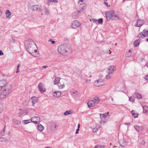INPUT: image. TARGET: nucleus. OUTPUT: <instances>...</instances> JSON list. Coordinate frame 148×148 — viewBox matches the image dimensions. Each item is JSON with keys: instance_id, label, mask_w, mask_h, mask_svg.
<instances>
[{"instance_id": "obj_8", "label": "nucleus", "mask_w": 148, "mask_h": 148, "mask_svg": "<svg viewBox=\"0 0 148 148\" xmlns=\"http://www.w3.org/2000/svg\"><path fill=\"white\" fill-rule=\"evenodd\" d=\"M31 9L33 11H41V9L40 8V6L39 5H33L31 7Z\"/></svg>"}, {"instance_id": "obj_55", "label": "nucleus", "mask_w": 148, "mask_h": 148, "mask_svg": "<svg viewBox=\"0 0 148 148\" xmlns=\"http://www.w3.org/2000/svg\"><path fill=\"white\" fill-rule=\"evenodd\" d=\"M4 138H0V141H2L3 140Z\"/></svg>"}, {"instance_id": "obj_35", "label": "nucleus", "mask_w": 148, "mask_h": 148, "mask_svg": "<svg viewBox=\"0 0 148 148\" xmlns=\"http://www.w3.org/2000/svg\"><path fill=\"white\" fill-rule=\"evenodd\" d=\"M100 117H101V115H102V116L103 117V118H106V117H107V116H108V113H107V114L105 113V114H100Z\"/></svg>"}, {"instance_id": "obj_42", "label": "nucleus", "mask_w": 148, "mask_h": 148, "mask_svg": "<svg viewBox=\"0 0 148 148\" xmlns=\"http://www.w3.org/2000/svg\"><path fill=\"white\" fill-rule=\"evenodd\" d=\"M10 41L11 42H13V43L14 42H15V40L14 39L12 38L10 39Z\"/></svg>"}, {"instance_id": "obj_60", "label": "nucleus", "mask_w": 148, "mask_h": 148, "mask_svg": "<svg viewBox=\"0 0 148 148\" xmlns=\"http://www.w3.org/2000/svg\"><path fill=\"white\" fill-rule=\"evenodd\" d=\"M77 127H78V128H79H79H80V125L79 123L78 124V126H77Z\"/></svg>"}, {"instance_id": "obj_16", "label": "nucleus", "mask_w": 148, "mask_h": 148, "mask_svg": "<svg viewBox=\"0 0 148 148\" xmlns=\"http://www.w3.org/2000/svg\"><path fill=\"white\" fill-rule=\"evenodd\" d=\"M37 128L38 130L40 132L42 131L44 129V127L42 126L41 124H39L38 125Z\"/></svg>"}, {"instance_id": "obj_44", "label": "nucleus", "mask_w": 148, "mask_h": 148, "mask_svg": "<svg viewBox=\"0 0 148 148\" xmlns=\"http://www.w3.org/2000/svg\"><path fill=\"white\" fill-rule=\"evenodd\" d=\"M98 130V129L97 128H94L93 130V132H96Z\"/></svg>"}, {"instance_id": "obj_61", "label": "nucleus", "mask_w": 148, "mask_h": 148, "mask_svg": "<svg viewBox=\"0 0 148 148\" xmlns=\"http://www.w3.org/2000/svg\"><path fill=\"white\" fill-rule=\"evenodd\" d=\"M84 1V0H79V1L78 2H79V1H81V2H83Z\"/></svg>"}, {"instance_id": "obj_52", "label": "nucleus", "mask_w": 148, "mask_h": 148, "mask_svg": "<svg viewBox=\"0 0 148 148\" xmlns=\"http://www.w3.org/2000/svg\"><path fill=\"white\" fill-rule=\"evenodd\" d=\"M99 146L101 148H104L105 147V146L104 145L100 146L99 145Z\"/></svg>"}, {"instance_id": "obj_64", "label": "nucleus", "mask_w": 148, "mask_h": 148, "mask_svg": "<svg viewBox=\"0 0 148 148\" xmlns=\"http://www.w3.org/2000/svg\"><path fill=\"white\" fill-rule=\"evenodd\" d=\"M45 148H51V147H46Z\"/></svg>"}, {"instance_id": "obj_24", "label": "nucleus", "mask_w": 148, "mask_h": 148, "mask_svg": "<svg viewBox=\"0 0 148 148\" xmlns=\"http://www.w3.org/2000/svg\"><path fill=\"white\" fill-rule=\"evenodd\" d=\"M48 1L47 3V4L49 6L50 5V3L51 2H53V3H58V1L56 0H47Z\"/></svg>"}, {"instance_id": "obj_57", "label": "nucleus", "mask_w": 148, "mask_h": 148, "mask_svg": "<svg viewBox=\"0 0 148 148\" xmlns=\"http://www.w3.org/2000/svg\"><path fill=\"white\" fill-rule=\"evenodd\" d=\"M99 146V145H96L95 146V147L93 148H97Z\"/></svg>"}, {"instance_id": "obj_40", "label": "nucleus", "mask_w": 148, "mask_h": 148, "mask_svg": "<svg viewBox=\"0 0 148 148\" xmlns=\"http://www.w3.org/2000/svg\"><path fill=\"white\" fill-rule=\"evenodd\" d=\"M49 41H50L52 44H54L55 42V41L53 40L52 39H50Z\"/></svg>"}, {"instance_id": "obj_34", "label": "nucleus", "mask_w": 148, "mask_h": 148, "mask_svg": "<svg viewBox=\"0 0 148 148\" xmlns=\"http://www.w3.org/2000/svg\"><path fill=\"white\" fill-rule=\"evenodd\" d=\"M72 112H71V111H66L64 113V114L65 116H67L71 114Z\"/></svg>"}, {"instance_id": "obj_5", "label": "nucleus", "mask_w": 148, "mask_h": 148, "mask_svg": "<svg viewBox=\"0 0 148 148\" xmlns=\"http://www.w3.org/2000/svg\"><path fill=\"white\" fill-rule=\"evenodd\" d=\"M81 23L79 22L78 21L75 20L72 23V27L73 28L75 29L80 26Z\"/></svg>"}, {"instance_id": "obj_39", "label": "nucleus", "mask_w": 148, "mask_h": 148, "mask_svg": "<svg viewBox=\"0 0 148 148\" xmlns=\"http://www.w3.org/2000/svg\"><path fill=\"white\" fill-rule=\"evenodd\" d=\"M110 74H108L106 76V78L107 79H109L110 78L111 76L110 75Z\"/></svg>"}, {"instance_id": "obj_22", "label": "nucleus", "mask_w": 148, "mask_h": 148, "mask_svg": "<svg viewBox=\"0 0 148 148\" xmlns=\"http://www.w3.org/2000/svg\"><path fill=\"white\" fill-rule=\"evenodd\" d=\"M134 127L136 129V130H137V131L138 132H140L142 130V127L141 126L140 127L137 125H135L134 126Z\"/></svg>"}, {"instance_id": "obj_6", "label": "nucleus", "mask_w": 148, "mask_h": 148, "mask_svg": "<svg viewBox=\"0 0 148 148\" xmlns=\"http://www.w3.org/2000/svg\"><path fill=\"white\" fill-rule=\"evenodd\" d=\"M40 121V118L38 116H33L32 117L31 119V122L37 124L38 122H39Z\"/></svg>"}, {"instance_id": "obj_30", "label": "nucleus", "mask_w": 148, "mask_h": 148, "mask_svg": "<svg viewBox=\"0 0 148 148\" xmlns=\"http://www.w3.org/2000/svg\"><path fill=\"white\" fill-rule=\"evenodd\" d=\"M6 17H10L9 16L11 15V13L9 10H7L5 12Z\"/></svg>"}, {"instance_id": "obj_54", "label": "nucleus", "mask_w": 148, "mask_h": 148, "mask_svg": "<svg viewBox=\"0 0 148 148\" xmlns=\"http://www.w3.org/2000/svg\"><path fill=\"white\" fill-rule=\"evenodd\" d=\"M3 11L2 10H0V16L2 15Z\"/></svg>"}, {"instance_id": "obj_13", "label": "nucleus", "mask_w": 148, "mask_h": 148, "mask_svg": "<svg viewBox=\"0 0 148 148\" xmlns=\"http://www.w3.org/2000/svg\"><path fill=\"white\" fill-rule=\"evenodd\" d=\"M53 95L54 97H58L61 95V93L59 91H55L53 93Z\"/></svg>"}, {"instance_id": "obj_41", "label": "nucleus", "mask_w": 148, "mask_h": 148, "mask_svg": "<svg viewBox=\"0 0 148 148\" xmlns=\"http://www.w3.org/2000/svg\"><path fill=\"white\" fill-rule=\"evenodd\" d=\"M20 66L19 64H18L17 67V71H16V73H18L19 72V71L18 70L19 68V66Z\"/></svg>"}, {"instance_id": "obj_56", "label": "nucleus", "mask_w": 148, "mask_h": 148, "mask_svg": "<svg viewBox=\"0 0 148 148\" xmlns=\"http://www.w3.org/2000/svg\"><path fill=\"white\" fill-rule=\"evenodd\" d=\"M84 6H83V7H82V9L83 10H84V8H85V7H84V6L86 7V4L84 3Z\"/></svg>"}, {"instance_id": "obj_14", "label": "nucleus", "mask_w": 148, "mask_h": 148, "mask_svg": "<svg viewBox=\"0 0 148 148\" xmlns=\"http://www.w3.org/2000/svg\"><path fill=\"white\" fill-rule=\"evenodd\" d=\"M103 82V81L101 80H97L95 82V86H99L102 85L101 83Z\"/></svg>"}, {"instance_id": "obj_36", "label": "nucleus", "mask_w": 148, "mask_h": 148, "mask_svg": "<svg viewBox=\"0 0 148 148\" xmlns=\"http://www.w3.org/2000/svg\"><path fill=\"white\" fill-rule=\"evenodd\" d=\"M97 21L99 24H102L103 23V19L102 18H100L97 20Z\"/></svg>"}, {"instance_id": "obj_46", "label": "nucleus", "mask_w": 148, "mask_h": 148, "mask_svg": "<svg viewBox=\"0 0 148 148\" xmlns=\"http://www.w3.org/2000/svg\"><path fill=\"white\" fill-rule=\"evenodd\" d=\"M105 4V5L108 7H110V5H108V3L106 2H104Z\"/></svg>"}, {"instance_id": "obj_50", "label": "nucleus", "mask_w": 148, "mask_h": 148, "mask_svg": "<svg viewBox=\"0 0 148 148\" xmlns=\"http://www.w3.org/2000/svg\"><path fill=\"white\" fill-rule=\"evenodd\" d=\"M79 130V128H77V130H76V131L75 132V133L76 134H77L78 133V131Z\"/></svg>"}, {"instance_id": "obj_12", "label": "nucleus", "mask_w": 148, "mask_h": 148, "mask_svg": "<svg viewBox=\"0 0 148 148\" xmlns=\"http://www.w3.org/2000/svg\"><path fill=\"white\" fill-rule=\"evenodd\" d=\"M114 68H115V66H110L108 69V73L109 74L112 73L114 71Z\"/></svg>"}, {"instance_id": "obj_53", "label": "nucleus", "mask_w": 148, "mask_h": 148, "mask_svg": "<svg viewBox=\"0 0 148 148\" xmlns=\"http://www.w3.org/2000/svg\"><path fill=\"white\" fill-rule=\"evenodd\" d=\"M48 67L47 66H42V68H46Z\"/></svg>"}, {"instance_id": "obj_51", "label": "nucleus", "mask_w": 148, "mask_h": 148, "mask_svg": "<svg viewBox=\"0 0 148 148\" xmlns=\"http://www.w3.org/2000/svg\"><path fill=\"white\" fill-rule=\"evenodd\" d=\"M33 52H34V53H37V50H36V49H34ZM33 54H34V53H33Z\"/></svg>"}, {"instance_id": "obj_19", "label": "nucleus", "mask_w": 148, "mask_h": 148, "mask_svg": "<svg viewBox=\"0 0 148 148\" xmlns=\"http://www.w3.org/2000/svg\"><path fill=\"white\" fill-rule=\"evenodd\" d=\"M57 126V125L54 124H53L51 125V130L52 131H55Z\"/></svg>"}, {"instance_id": "obj_15", "label": "nucleus", "mask_w": 148, "mask_h": 148, "mask_svg": "<svg viewBox=\"0 0 148 148\" xmlns=\"http://www.w3.org/2000/svg\"><path fill=\"white\" fill-rule=\"evenodd\" d=\"M31 99L32 100L33 105L34 106V105L37 102L38 98L36 97H31Z\"/></svg>"}, {"instance_id": "obj_3", "label": "nucleus", "mask_w": 148, "mask_h": 148, "mask_svg": "<svg viewBox=\"0 0 148 148\" xmlns=\"http://www.w3.org/2000/svg\"><path fill=\"white\" fill-rule=\"evenodd\" d=\"M12 86L10 85H8L5 87L4 90L0 94V98L1 99H4L9 95L12 89Z\"/></svg>"}, {"instance_id": "obj_4", "label": "nucleus", "mask_w": 148, "mask_h": 148, "mask_svg": "<svg viewBox=\"0 0 148 148\" xmlns=\"http://www.w3.org/2000/svg\"><path fill=\"white\" fill-rule=\"evenodd\" d=\"M36 47V46L35 42L33 41L30 40L28 45L26 46L27 50L33 56V51Z\"/></svg>"}, {"instance_id": "obj_37", "label": "nucleus", "mask_w": 148, "mask_h": 148, "mask_svg": "<svg viewBox=\"0 0 148 148\" xmlns=\"http://www.w3.org/2000/svg\"><path fill=\"white\" fill-rule=\"evenodd\" d=\"M24 123L25 124H26L29 123H30L31 122V120L29 119L27 120H24Z\"/></svg>"}, {"instance_id": "obj_18", "label": "nucleus", "mask_w": 148, "mask_h": 148, "mask_svg": "<svg viewBox=\"0 0 148 148\" xmlns=\"http://www.w3.org/2000/svg\"><path fill=\"white\" fill-rule=\"evenodd\" d=\"M140 43V40L139 39L136 40L133 43L134 47H136L138 46L139 45Z\"/></svg>"}, {"instance_id": "obj_20", "label": "nucleus", "mask_w": 148, "mask_h": 148, "mask_svg": "<svg viewBox=\"0 0 148 148\" xmlns=\"http://www.w3.org/2000/svg\"><path fill=\"white\" fill-rule=\"evenodd\" d=\"M61 78L59 77H56L54 81V84H58L60 82V80Z\"/></svg>"}, {"instance_id": "obj_48", "label": "nucleus", "mask_w": 148, "mask_h": 148, "mask_svg": "<svg viewBox=\"0 0 148 148\" xmlns=\"http://www.w3.org/2000/svg\"><path fill=\"white\" fill-rule=\"evenodd\" d=\"M145 79L147 81L148 80V75H146L145 77Z\"/></svg>"}, {"instance_id": "obj_1", "label": "nucleus", "mask_w": 148, "mask_h": 148, "mask_svg": "<svg viewBox=\"0 0 148 148\" xmlns=\"http://www.w3.org/2000/svg\"><path fill=\"white\" fill-rule=\"evenodd\" d=\"M58 51L60 54L66 56L71 52L70 50L64 45H59L58 48Z\"/></svg>"}, {"instance_id": "obj_59", "label": "nucleus", "mask_w": 148, "mask_h": 148, "mask_svg": "<svg viewBox=\"0 0 148 148\" xmlns=\"http://www.w3.org/2000/svg\"><path fill=\"white\" fill-rule=\"evenodd\" d=\"M5 126L4 127V129H3V130L2 131L3 132H5Z\"/></svg>"}, {"instance_id": "obj_32", "label": "nucleus", "mask_w": 148, "mask_h": 148, "mask_svg": "<svg viewBox=\"0 0 148 148\" xmlns=\"http://www.w3.org/2000/svg\"><path fill=\"white\" fill-rule=\"evenodd\" d=\"M143 33L144 34H143L145 35V37L148 36V30H144L143 31Z\"/></svg>"}, {"instance_id": "obj_11", "label": "nucleus", "mask_w": 148, "mask_h": 148, "mask_svg": "<svg viewBox=\"0 0 148 148\" xmlns=\"http://www.w3.org/2000/svg\"><path fill=\"white\" fill-rule=\"evenodd\" d=\"M95 104V101L92 100L89 101L88 103V107L90 108L94 106Z\"/></svg>"}, {"instance_id": "obj_10", "label": "nucleus", "mask_w": 148, "mask_h": 148, "mask_svg": "<svg viewBox=\"0 0 148 148\" xmlns=\"http://www.w3.org/2000/svg\"><path fill=\"white\" fill-rule=\"evenodd\" d=\"M6 84V81L5 79L0 80V90L2 89L3 87Z\"/></svg>"}, {"instance_id": "obj_58", "label": "nucleus", "mask_w": 148, "mask_h": 148, "mask_svg": "<svg viewBox=\"0 0 148 148\" xmlns=\"http://www.w3.org/2000/svg\"><path fill=\"white\" fill-rule=\"evenodd\" d=\"M119 145H120L121 147H125V146L124 145H122L120 143H119Z\"/></svg>"}, {"instance_id": "obj_29", "label": "nucleus", "mask_w": 148, "mask_h": 148, "mask_svg": "<svg viewBox=\"0 0 148 148\" xmlns=\"http://www.w3.org/2000/svg\"><path fill=\"white\" fill-rule=\"evenodd\" d=\"M135 97L134 96H131L129 97V101H131L132 103H134L135 101Z\"/></svg>"}, {"instance_id": "obj_47", "label": "nucleus", "mask_w": 148, "mask_h": 148, "mask_svg": "<svg viewBox=\"0 0 148 148\" xmlns=\"http://www.w3.org/2000/svg\"><path fill=\"white\" fill-rule=\"evenodd\" d=\"M97 21V20L95 18H93L92 19V21L95 23H96Z\"/></svg>"}, {"instance_id": "obj_2", "label": "nucleus", "mask_w": 148, "mask_h": 148, "mask_svg": "<svg viewBox=\"0 0 148 148\" xmlns=\"http://www.w3.org/2000/svg\"><path fill=\"white\" fill-rule=\"evenodd\" d=\"M105 14L107 19L108 20L111 19L113 20H118L119 19V16L113 10L108 11Z\"/></svg>"}, {"instance_id": "obj_63", "label": "nucleus", "mask_w": 148, "mask_h": 148, "mask_svg": "<svg viewBox=\"0 0 148 148\" xmlns=\"http://www.w3.org/2000/svg\"><path fill=\"white\" fill-rule=\"evenodd\" d=\"M125 125H128V124H130V123H125Z\"/></svg>"}, {"instance_id": "obj_9", "label": "nucleus", "mask_w": 148, "mask_h": 148, "mask_svg": "<svg viewBox=\"0 0 148 148\" xmlns=\"http://www.w3.org/2000/svg\"><path fill=\"white\" fill-rule=\"evenodd\" d=\"M144 23L143 20H138L137 21V24L135 25L136 27H140L142 26Z\"/></svg>"}, {"instance_id": "obj_21", "label": "nucleus", "mask_w": 148, "mask_h": 148, "mask_svg": "<svg viewBox=\"0 0 148 148\" xmlns=\"http://www.w3.org/2000/svg\"><path fill=\"white\" fill-rule=\"evenodd\" d=\"M134 96H135L138 99H141L142 97L141 95L138 92H136L134 94Z\"/></svg>"}, {"instance_id": "obj_45", "label": "nucleus", "mask_w": 148, "mask_h": 148, "mask_svg": "<svg viewBox=\"0 0 148 148\" xmlns=\"http://www.w3.org/2000/svg\"><path fill=\"white\" fill-rule=\"evenodd\" d=\"M145 142L144 140H143L141 141L140 143L141 145H145Z\"/></svg>"}, {"instance_id": "obj_25", "label": "nucleus", "mask_w": 148, "mask_h": 148, "mask_svg": "<svg viewBox=\"0 0 148 148\" xmlns=\"http://www.w3.org/2000/svg\"><path fill=\"white\" fill-rule=\"evenodd\" d=\"M93 99H94L95 100V103H98L100 101V99L97 96H95L94 97Z\"/></svg>"}, {"instance_id": "obj_23", "label": "nucleus", "mask_w": 148, "mask_h": 148, "mask_svg": "<svg viewBox=\"0 0 148 148\" xmlns=\"http://www.w3.org/2000/svg\"><path fill=\"white\" fill-rule=\"evenodd\" d=\"M131 113L134 118H136L138 117L139 114L138 113H135L134 110H132L131 112Z\"/></svg>"}, {"instance_id": "obj_33", "label": "nucleus", "mask_w": 148, "mask_h": 148, "mask_svg": "<svg viewBox=\"0 0 148 148\" xmlns=\"http://www.w3.org/2000/svg\"><path fill=\"white\" fill-rule=\"evenodd\" d=\"M138 36L139 38H143L145 37V35L142 33H139Z\"/></svg>"}, {"instance_id": "obj_38", "label": "nucleus", "mask_w": 148, "mask_h": 148, "mask_svg": "<svg viewBox=\"0 0 148 148\" xmlns=\"http://www.w3.org/2000/svg\"><path fill=\"white\" fill-rule=\"evenodd\" d=\"M3 110V107L2 104L0 103V113H1Z\"/></svg>"}, {"instance_id": "obj_28", "label": "nucleus", "mask_w": 148, "mask_h": 148, "mask_svg": "<svg viewBox=\"0 0 148 148\" xmlns=\"http://www.w3.org/2000/svg\"><path fill=\"white\" fill-rule=\"evenodd\" d=\"M132 53V51L130 49L126 53L125 56L127 57H130L131 56Z\"/></svg>"}, {"instance_id": "obj_26", "label": "nucleus", "mask_w": 148, "mask_h": 148, "mask_svg": "<svg viewBox=\"0 0 148 148\" xmlns=\"http://www.w3.org/2000/svg\"><path fill=\"white\" fill-rule=\"evenodd\" d=\"M43 8L44 11L45 13V14L46 15H48L49 13V10L44 7H43Z\"/></svg>"}, {"instance_id": "obj_27", "label": "nucleus", "mask_w": 148, "mask_h": 148, "mask_svg": "<svg viewBox=\"0 0 148 148\" xmlns=\"http://www.w3.org/2000/svg\"><path fill=\"white\" fill-rule=\"evenodd\" d=\"M57 85H58V88L59 89H62L65 87L64 84H61L60 82Z\"/></svg>"}, {"instance_id": "obj_49", "label": "nucleus", "mask_w": 148, "mask_h": 148, "mask_svg": "<svg viewBox=\"0 0 148 148\" xmlns=\"http://www.w3.org/2000/svg\"><path fill=\"white\" fill-rule=\"evenodd\" d=\"M3 53L1 50H0V56H3Z\"/></svg>"}, {"instance_id": "obj_43", "label": "nucleus", "mask_w": 148, "mask_h": 148, "mask_svg": "<svg viewBox=\"0 0 148 148\" xmlns=\"http://www.w3.org/2000/svg\"><path fill=\"white\" fill-rule=\"evenodd\" d=\"M5 132H3L2 131H1L0 132V135L2 136H3L4 135Z\"/></svg>"}, {"instance_id": "obj_31", "label": "nucleus", "mask_w": 148, "mask_h": 148, "mask_svg": "<svg viewBox=\"0 0 148 148\" xmlns=\"http://www.w3.org/2000/svg\"><path fill=\"white\" fill-rule=\"evenodd\" d=\"M13 122L15 124L17 125H19L21 123L20 121L16 119H14Z\"/></svg>"}, {"instance_id": "obj_7", "label": "nucleus", "mask_w": 148, "mask_h": 148, "mask_svg": "<svg viewBox=\"0 0 148 148\" xmlns=\"http://www.w3.org/2000/svg\"><path fill=\"white\" fill-rule=\"evenodd\" d=\"M38 87L40 91L41 92H45L46 89L44 88V85L41 83H40L38 86Z\"/></svg>"}, {"instance_id": "obj_62", "label": "nucleus", "mask_w": 148, "mask_h": 148, "mask_svg": "<svg viewBox=\"0 0 148 148\" xmlns=\"http://www.w3.org/2000/svg\"><path fill=\"white\" fill-rule=\"evenodd\" d=\"M90 79H89L88 81L87 80L86 81V82H88V83H89L90 82Z\"/></svg>"}, {"instance_id": "obj_17", "label": "nucleus", "mask_w": 148, "mask_h": 148, "mask_svg": "<svg viewBox=\"0 0 148 148\" xmlns=\"http://www.w3.org/2000/svg\"><path fill=\"white\" fill-rule=\"evenodd\" d=\"M143 113L145 114L148 113V107L145 105H144L143 106Z\"/></svg>"}]
</instances>
